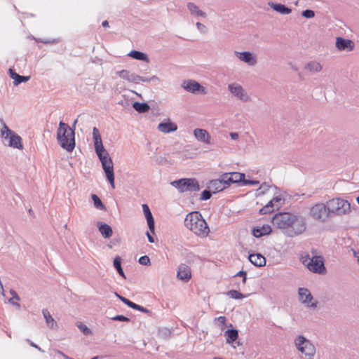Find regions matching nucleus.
<instances>
[{
	"instance_id": "1",
	"label": "nucleus",
	"mask_w": 359,
	"mask_h": 359,
	"mask_svg": "<svg viewBox=\"0 0 359 359\" xmlns=\"http://www.w3.org/2000/svg\"><path fill=\"white\" fill-rule=\"evenodd\" d=\"M271 222L274 226L281 229L284 235L291 238L302 234L306 229L305 217L290 212L275 214Z\"/></svg>"
},
{
	"instance_id": "2",
	"label": "nucleus",
	"mask_w": 359,
	"mask_h": 359,
	"mask_svg": "<svg viewBox=\"0 0 359 359\" xmlns=\"http://www.w3.org/2000/svg\"><path fill=\"white\" fill-rule=\"evenodd\" d=\"M184 225L196 235L201 237L207 236L210 231L207 222L198 211H194L187 215Z\"/></svg>"
},
{
	"instance_id": "3",
	"label": "nucleus",
	"mask_w": 359,
	"mask_h": 359,
	"mask_svg": "<svg viewBox=\"0 0 359 359\" xmlns=\"http://www.w3.org/2000/svg\"><path fill=\"white\" fill-rule=\"evenodd\" d=\"M75 133L74 129L62 121L59 123L57 140L60 147L67 151H72L75 147Z\"/></svg>"
},
{
	"instance_id": "4",
	"label": "nucleus",
	"mask_w": 359,
	"mask_h": 359,
	"mask_svg": "<svg viewBox=\"0 0 359 359\" xmlns=\"http://www.w3.org/2000/svg\"><path fill=\"white\" fill-rule=\"evenodd\" d=\"M330 217L342 216L351 212L350 203L341 198H334L326 202Z\"/></svg>"
},
{
	"instance_id": "5",
	"label": "nucleus",
	"mask_w": 359,
	"mask_h": 359,
	"mask_svg": "<svg viewBox=\"0 0 359 359\" xmlns=\"http://www.w3.org/2000/svg\"><path fill=\"white\" fill-rule=\"evenodd\" d=\"M170 184L180 193L196 192L201 189L199 183L195 178H181L172 181Z\"/></svg>"
},
{
	"instance_id": "6",
	"label": "nucleus",
	"mask_w": 359,
	"mask_h": 359,
	"mask_svg": "<svg viewBox=\"0 0 359 359\" xmlns=\"http://www.w3.org/2000/svg\"><path fill=\"white\" fill-rule=\"evenodd\" d=\"M294 345L299 351L304 354L306 359H314L316 350L310 340L302 335H298L294 339Z\"/></svg>"
},
{
	"instance_id": "7",
	"label": "nucleus",
	"mask_w": 359,
	"mask_h": 359,
	"mask_svg": "<svg viewBox=\"0 0 359 359\" xmlns=\"http://www.w3.org/2000/svg\"><path fill=\"white\" fill-rule=\"evenodd\" d=\"M309 215L316 221L326 222L330 218L327 203H317L311 206L309 209Z\"/></svg>"
},
{
	"instance_id": "8",
	"label": "nucleus",
	"mask_w": 359,
	"mask_h": 359,
	"mask_svg": "<svg viewBox=\"0 0 359 359\" xmlns=\"http://www.w3.org/2000/svg\"><path fill=\"white\" fill-rule=\"evenodd\" d=\"M303 264L307 269L316 273H323L325 271L323 259L321 256L306 257L303 260Z\"/></svg>"
},
{
	"instance_id": "9",
	"label": "nucleus",
	"mask_w": 359,
	"mask_h": 359,
	"mask_svg": "<svg viewBox=\"0 0 359 359\" xmlns=\"http://www.w3.org/2000/svg\"><path fill=\"white\" fill-rule=\"evenodd\" d=\"M299 300L306 307L316 309L318 302L313 301V297L309 290L305 287H299L298 290Z\"/></svg>"
},
{
	"instance_id": "10",
	"label": "nucleus",
	"mask_w": 359,
	"mask_h": 359,
	"mask_svg": "<svg viewBox=\"0 0 359 359\" xmlns=\"http://www.w3.org/2000/svg\"><path fill=\"white\" fill-rule=\"evenodd\" d=\"M182 87L187 92L194 94L201 93L203 95L206 94L205 88L201 86L198 82L192 79L184 80L182 83Z\"/></svg>"
},
{
	"instance_id": "11",
	"label": "nucleus",
	"mask_w": 359,
	"mask_h": 359,
	"mask_svg": "<svg viewBox=\"0 0 359 359\" xmlns=\"http://www.w3.org/2000/svg\"><path fill=\"white\" fill-rule=\"evenodd\" d=\"M93 138L94 140L95 150L98 158H100V156H105V154L107 155L108 151L103 146L101 136L96 127H94L93 129Z\"/></svg>"
},
{
	"instance_id": "12",
	"label": "nucleus",
	"mask_w": 359,
	"mask_h": 359,
	"mask_svg": "<svg viewBox=\"0 0 359 359\" xmlns=\"http://www.w3.org/2000/svg\"><path fill=\"white\" fill-rule=\"evenodd\" d=\"M207 187L212 191V194H216L228 188L229 186L222 174L219 179L210 180L207 184Z\"/></svg>"
},
{
	"instance_id": "13",
	"label": "nucleus",
	"mask_w": 359,
	"mask_h": 359,
	"mask_svg": "<svg viewBox=\"0 0 359 359\" xmlns=\"http://www.w3.org/2000/svg\"><path fill=\"white\" fill-rule=\"evenodd\" d=\"M101 164L102 168L105 173L107 180L110 183L112 188H114V164L111 158H109L107 161H103Z\"/></svg>"
},
{
	"instance_id": "14",
	"label": "nucleus",
	"mask_w": 359,
	"mask_h": 359,
	"mask_svg": "<svg viewBox=\"0 0 359 359\" xmlns=\"http://www.w3.org/2000/svg\"><path fill=\"white\" fill-rule=\"evenodd\" d=\"M228 89L232 95L243 102H247L249 96L247 95L243 87L237 83H231L228 86Z\"/></svg>"
},
{
	"instance_id": "15",
	"label": "nucleus",
	"mask_w": 359,
	"mask_h": 359,
	"mask_svg": "<svg viewBox=\"0 0 359 359\" xmlns=\"http://www.w3.org/2000/svg\"><path fill=\"white\" fill-rule=\"evenodd\" d=\"M224 180H226L229 187L232 184L238 183L243 185V181L245 180V175L244 173L233 172H225L223 174Z\"/></svg>"
},
{
	"instance_id": "16",
	"label": "nucleus",
	"mask_w": 359,
	"mask_h": 359,
	"mask_svg": "<svg viewBox=\"0 0 359 359\" xmlns=\"http://www.w3.org/2000/svg\"><path fill=\"white\" fill-rule=\"evenodd\" d=\"M235 55L241 61L246 63L249 66H255L257 64L256 56L250 51H235Z\"/></svg>"
},
{
	"instance_id": "17",
	"label": "nucleus",
	"mask_w": 359,
	"mask_h": 359,
	"mask_svg": "<svg viewBox=\"0 0 359 359\" xmlns=\"http://www.w3.org/2000/svg\"><path fill=\"white\" fill-rule=\"evenodd\" d=\"M335 46L340 51H351L354 48L353 41L340 36L336 38Z\"/></svg>"
},
{
	"instance_id": "18",
	"label": "nucleus",
	"mask_w": 359,
	"mask_h": 359,
	"mask_svg": "<svg viewBox=\"0 0 359 359\" xmlns=\"http://www.w3.org/2000/svg\"><path fill=\"white\" fill-rule=\"evenodd\" d=\"M194 135L196 137V139L201 142L203 143L207 144H212V141L210 135L208 133V131L205 129L201 128H196L194 130Z\"/></svg>"
},
{
	"instance_id": "19",
	"label": "nucleus",
	"mask_w": 359,
	"mask_h": 359,
	"mask_svg": "<svg viewBox=\"0 0 359 359\" xmlns=\"http://www.w3.org/2000/svg\"><path fill=\"white\" fill-rule=\"evenodd\" d=\"M157 128L161 133H170L175 132L177 130V126L176 123L172 122L169 118H167L159 123Z\"/></svg>"
},
{
	"instance_id": "20",
	"label": "nucleus",
	"mask_w": 359,
	"mask_h": 359,
	"mask_svg": "<svg viewBox=\"0 0 359 359\" xmlns=\"http://www.w3.org/2000/svg\"><path fill=\"white\" fill-rule=\"evenodd\" d=\"M177 276L180 280L185 282L189 280L191 277V269L184 264H180L178 267Z\"/></svg>"
},
{
	"instance_id": "21",
	"label": "nucleus",
	"mask_w": 359,
	"mask_h": 359,
	"mask_svg": "<svg viewBox=\"0 0 359 359\" xmlns=\"http://www.w3.org/2000/svg\"><path fill=\"white\" fill-rule=\"evenodd\" d=\"M142 210L144 214L145 218L147 219V225H148L149 231L152 233H154L155 222H154V219L153 217V215L151 214V212L149 206L147 204H143L142 205Z\"/></svg>"
},
{
	"instance_id": "22",
	"label": "nucleus",
	"mask_w": 359,
	"mask_h": 359,
	"mask_svg": "<svg viewBox=\"0 0 359 359\" xmlns=\"http://www.w3.org/2000/svg\"><path fill=\"white\" fill-rule=\"evenodd\" d=\"M271 227L269 224H264L262 226H255L252 230V235L256 238L269 235L271 232Z\"/></svg>"
},
{
	"instance_id": "23",
	"label": "nucleus",
	"mask_w": 359,
	"mask_h": 359,
	"mask_svg": "<svg viewBox=\"0 0 359 359\" xmlns=\"http://www.w3.org/2000/svg\"><path fill=\"white\" fill-rule=\"evenodd\" d=\"M116 74L119 76L120 78L124 80L136 84L138 83V79H140V76L137 74L131 73L126 69H123L121 71L117 72Z\"/></svg>"
},
{
	"instance_id": "24",
	"label": "nucleus",
	"mask_w": 359,
	"mask_h": 359,
	"mask_svg": "<svg viewBox=\"0 0 359 359\" xmlns=\"http://www.w3.org/2000/svg\"><path fill=\"white\" fill-rule=\"evenodd\" d=\"M187 9L189 10L190 14L194 18H205L207 17V14L201 11L199 7L196 5L193 2H189L187 5Z\"/></svg>"
},
{
	"instance_id": "25",
	"label": "nucleus",
	"mask_w": 359,
	"mask_h": 359,
	"mask_svg": "<svg viewBox=\"0 0 359 359\" xmlns=\"http://www.w3.org/2000/svg\"><path fill=\"white\" fill-rule=\"evenodd\" d=\"M8 74L10 77L13 79L14 86H18L21 83L27 82L30 79L29 76H21L15 72V70L10 68L8 69Z\"/></svg>"
},
{
	"instance_id": "26",
	"label": "nucleus",
	"mask_w": 359,
	"mask_h": 359,
	"mask_svg": "<svg viewBox=\"0 0 359 359\" xmlns=\"http://www.w3.org/2000/svg\"><path fill=\"white\" fill-rule=\"evenodd\" d=\"M8 146L15 149H22V138L15 132L8 136Z\"/></svg>"
},
{
	"instance_id": "27",
	"label": "nucleus",
	"mask_w": 359,
	"mask_h": 359,
	"mask_svg": "<svg viewBox=\"0 0 359 359\" xmlns=\"http://www.w3.org/2000/svg\"><path fill=\"white\" fill-rule=\"evenodd\" d=\"M248 259L250 262L256 266L261 267L266 264L265 257L259 253L250 254Z\"/></svg>"
},
{
	"instance_id": "28",
	"label": "nucleus",
	"mask_w": 359,
	"mask_h": 359,
	"mask_svg": "<svg viewBox=\"0 0 359 359\" xmlns=\"http://www.w3.org/2000/svg\"><path fill=\"white\" fill-rule=\"evenodd\" d=\"M224 336L226 337V342L229 344H231L235 348L236 346L233 344L238 338V331L233 328L228 329L224 332Z\"/></svg>"
},
{
	"instance_id": "29",
	"label": "nucleus",
	"mask_w": 359,
	"mask_h": 359,
	"mask_svg": "<svg viewBox=\"0 0 359 359\" xmlns=\"http://www.w3.org/2000/svg\"><path fill=\"white\" fill-rule=\"evenodd\" d=\"M269 5L274 11L283 15H287L292 12V9L280 3L269 2Z\"/></svg>"
},
{
	"instance_id": "30",
	"label": "nucleus",
	"mask_w": 359,
	"mask_h": 359,
	"mask_svg": "<svg viewBox=\"0 0 359 359\" xmlns=\"http://www.w3.org/2000/svg\"><path fill=\"white\" fill-rule=\"evenodd\" d=\"M97 226L99 231L104 238H109L112 236L113 231L109 225L105 223L99 222Z\"/></svg>"
},
{
	"instance_id": "31",
	"label": "nucleus",
	"mask_w": 359,
	"mask_h": 359,
	"mask_svg": "<svg viewBox=\"0 0 359 359\" xmlns=\"http://www.w3.org/2000/svg\"><path fill=\"white\" fill-rule=\"evenodd\" d=\"M133 107L140 114L146 113L150 109V107L147 102H135L133 103Z\"/></svg>"
},
{
	"instance_id": "32",
	"label": "nucleus",
	"mask_w": 359,
	"mask_h": 359,
	"mask_svg": "<svg viewBox=\"0 0 359 359\" xmlns=\"http://www.w3.org/2000/svg\"><path fill=\"white\" fill-rule=\"evenodd\" d=\"M128 56L131 57L133 59L141 60V61H148V57L147 54L139 50H131L128 54Z\"/></svg>"
},
{
	"instance_id": "33",
	"label": "nucleus",
	"mask_w": 359,
	"mask_h": 359,
	"mask_svg": "<svg viewBox=\"0 0 359 359\" xmlns=\"http://www.w3.org/2000/svg\"><path fill=\"white\" fill-rule=\"evenodd\" d=\"M42 313L46 320V323L49 327L54 328L55 327H57L54 318L52 317L50 312L47 309H43Z\"/></svg>"
},
{
	"instance_id": "34",
	"label": "nucleus",
	"mask_w": 359,
	"mask_h": 359,
	"mask_svg": "<svg viewBox=\"0 0 359 359\" xmlns=\"http://www.w3.org/2000/svg\"><path fill=\"white\" fill-rule=\"evenodd\" d=\"M113 265L114 268L116 269L117 273L123 278H126L124 271L121 266V258L119 256H116L114 259Z\"/></svg>"
},
{
	"instance_id": "35",
	"label": "nucleus",
	"mask_w": 359,
	"mask_h": 359,
	"mask_svg": "<svg viewBox=\"0 0 359 359\" xmlns=\"http://www.w3.org/2000/svg\"><path fill=\"white\" fill-rule=\"evenodd\" d=\"M305 68L311 72H318L322 69V66L316 61H311L306 65Z\"/></svg>"
},
{
	"instance_id": "36",
	"label": "nucleus",
	"mask_w": 359,
	"mask_h": 359,
	"mask_svg": "<svg viewBox=\"0 0 359 359\" xmlns=\"http://www.w3.org/2000/svg\"><path fill=\"white\" fill-rule=\"evenodd\" d=\"M91 198L93 201V204L95 208L100 210H105L104 205L102 203L100 198L96 194H91Z\"/></svg>"
},
{
	"instance_id": "37",
	"label": "nucleus",
	"mask_w": 359,
	"mask_h": 359,
	"mask_svg": "<svg viewBox=\"0 0 359 359\" xmlns=\"http://www.w3.org/2000/svg\"><path fill=\"white\" fill-rule=\"evenodd\" d=\"M1 125H2V128L1 130V137H2V138L7 140L8 138V136L11 135L12 133H13L14 131L11 130L3 121H1Z\"/></svg>"
},
{
	"instance_id": "38",
	"label": "nucleus",
	"mask_w": 359,
	"mask_h": 359,
	"mask_svg": "<svg viewBox=\"0 0 359 359\" xmlns=\"http://www.w3.org/2000/svg\"><path fill=\"white\" fill-rule=\"evenodd\" d=\"M226 294L234 299H241L245 297L244 294L236 290H231L228 291Z\"/></svg>"
},
{
	"instance_id": "39",
	"label": "nucleus",
	"mask_w": 359,
	"mask_h": 359,
	"mask_svg": "<svg viewBox=\"0 0 359 359\" xmlns=\"http://www.w3.org/2000/svg\"><path fill=\"white\" fill-rule=\"evenodd\" d=\"M212 192L210 189H205L201 194L200 200L201 201H207L210 199L212 196Z\"/></svg>"
},
{
	"instance_id": "40",
	"label": "nucleus",
	"mask_w": 359,
	"mask_h": 359,
	"mask_svg": "<svg viewBox=\"0 0 359 359\" xmlns=\"http://www.w3.org/2000/svg\"><path fill=\"white\" fill-rule=\"evenodd\" d=\"M77 327L85 335H90L92 334L91 330L82 323H79L77 325Z\"/></svg>"
},
{
	"instance_id": "41",
	"label": "nucleus",
	"mask_w": 359,
	"mask_h": 359,
	"mask_svg": "<svg viewBox=\"0 0 359 359\" xmlns=\"http://www.w3.org/2000/svg\"><path fill=\"white\" fill-rule=\"evenodd\" d=\"M159 79L156 76H152L151 77H144L140 76V79H138V83L140 82H144V83H149L152 81H158Z\"/></svg>"
},
{
	"instance_id": "42",
	"label": "nucleus",
	"mask_w": 359,
	"mask_h": 359,
	"mask_svg": "<svg viewBox=\"0 0 359 359\" xmlns=\"http://www.w3.org/2000/svg\"><path fill=\"white\" fill-rule=\"evenodd\" d=\"M270 188V185L266 183V182H264L261 184V186L259 187V188L257 190V194L258 195H261V194H264L266 191H267Z\"/></svg>"
},
{
	"instance_id": "43",
	"label": "nucleus",
	"mask_w": 359,
	"mask_h": 359,
	"mask_svg": "<svg viewBox=\"0 0 359 359\" xmlns=\"http://www.w3.org/2000/svg\"><path fill=\"white\" fill-rule=\"evenodd\" d=\"M138 262L144 266H148L151 264L150 259L147 255L141 256L138 259Z\"/></svg>"
},
{
	"instance_id": "44",
	"label": "nucleus",
	"mask_w": 359,
	"mask_h": 359,
	"mask_svg": "<svg viewBox=\"0 0 359 359\" xmlns=\"http://www.w3.org/2000/svg\"><path fill=\"white\" fill-rule=\"evenodd\" d=\"M302 15L305 18H312L315 16V13L311 9H306L302 12Z\"/></svg>"
},
{
	"instance_id": "45",
	"label": "nucleus",
	"mask_w": 359,
	"mask_h": 359,
	"mask_svg": "<svg viewBox=\"0 0 359 359\" xmlns=\"http://www.w3.org/2000/svg\"><path fill=\"white\" fill-rule=\"evenodd\" d=\"M112 320L121 321V322H130V318L123 315H116L111 318Z\"/></svg>"
},
{
	"instance_id": "46",
	"label": "nucleus",
	"mask_w": 359,
	"mask_h": 359,
	"mask_svg": "<svg viewBox=\"0 0 359 359\" xmlns=\"http://www.w3.org/2000/svg\"><path fill=\"white\" fill-rule=\"evenodd\" d=\"M33 39L36 41L41 42L44 44H51V43H55L57 42V39H36L34 37H33Z\"/></svg>"
},
{
	"instance_id": "47",
	"label": "nucleus",
	"mask_w": 359,
	"mask_h": 359,
	"mask_svg": "<svg viewBox=\"0 0 359 359\" xmlns=\"http://www.w3.org/2000/svg\"><path fill=\"white\" fill-rule=\"evenodd\" d=\"M235 277L236 276H239V277H242L243 278V280H242V282L243 283H246V280H247V272L243 271V270H241L240 271H238L235 276Z\"/></svg>"
},
{
	"instance_id": "48",
	"label": "nucleus",
	"mask_w": 359,
	"mask_h": 359,
	"mask_svg": "<svg viewBox=\"0 0 359 359\" xmlns=\"http://www.w3.org/2000/svg\"><path fill=\"white\" fill-rule=\"evenodd\" d=\"M272 212H273V208H269L266 205H264L263 208H262L259 210V212L262 215L269 214V213H271Z\"/></svg>"
},
{
	"instance_id": "49",
	"label": "nucleus",
	"mask_w": 359,
	"mask_h": 359,
	"mask_svg": "<svg viewBox=\"0 0 359 359\" xmlns=\"http://www.w3.org/2000/svg\"><path fill=\"white\" fill-rule=\"evenodd\" d=\"M259 183V182L258 180H246L245 178V180L243 181V186L257 185Z\"/></svg>"
},
{
	"instance_id": "50",
	"label": "nucleus",
	"mask_w": 359,
	"mask_h": 359,
	"mask_svg": "<svg viewBox=\"0 0 359 359\" xmlns=\"http://www.w3.org/2000/svg\"><path fill=\"white\" fill-rule=\"evenodd\" d=\"M196 26L199 32H201V33H206L207 28L203 24L199 22H197L196 23Z\"/></svg>"
},
{
	"instance_id": "51",
	"label": "nucleus",
	"mask_w": 359,
	"mask_h": 359,
	"mask_svg": "<svg viewBox=\"0 0 359 359\" xmlns=\"http://www.w3.org/2000/svg\"><path fill=\"white\" fill-rule=\"evenodd\" d=\"M135 310L140 311L145 313H151V311L149 309H147L145 307H143L142 306L137 304L135 307Z\"/></svg>"
},
{
	"instance_id": "52",
	"label": "nucleus",
	"mask_w": 359,
	"mask_h": 359,
	"mask_svg": "<svg viewBox=\"0 0 359 359\" xmlns=\"http://www.w3.org/2000/svg\"><path fill=\"white\" fill-rule=\"evenodd\" d=\"M10 293L12 295L11 298H13V299H15L17 301L20 300V297L14 290H11Z\"/></svg>"
},
{
	"instance_id": "53",
	"label": "nucleus",
	"mask_w": 359,
	"mask_h": 359,
	"mask_svg": "<svg viewBox=\"0 0 359 359\" xmlns=\"http://www.w3.org/2000/svg\"><path fill=\"white\" fill-rule=\"evenodd\" d=\"M272 202H273V203H278V206L280 205V202L282 201V197L280 196H276V197H273L272 199Z\"/></svg>"
},
{
	"instance_id": "54",
	"label": "nucleus",
	"mask_w": 359,
	"mask_h": 359,
	"mask_svg": "<svg viewBox=\"0 0 359 359\" xmlns=\"http://www.w3.org/2000/svg\"><path fill=\"white\" fill-rule=\"evenodd\" d=\"M27 341H28V343L29 344L30 346H32V347H34L35 348H36L37 350H39L41 352H43V351L38 345L34 344L33 341H30L29 339H27Z\"/></svg>"
},
{
	"instance_id": "55",
	"label": "nucleus",
	"mask_w": 359,
	"mask_h": 359,
	"mask_svg": "<svg viewBox=\"0 0 359 359\" xmlns=\"http://www.w3.org/2000/svg\"><path fill=\"white\" fill-rule=\"evenodd\" d=\"M266 205L269 208H273V210H274L275 208H278V205H275V203H273V202H272V200L269 201L268 202V203L266 204Z\"/></svg>"
},
{
	"instance_id": "56",
	"label": "nucleus",
	"mask_w": 359,
	"mask_h": 359,
	"mask_svg": "<svg viewBox=\"0 0 359 359\" xmlns=\"http://www.w3.org/2000/svg\"><path fill=\"white\" fill-rule=\"evenodd\" d=\"M126 305H127L128 307L135 309V307L136 306V304L131 302L130 300L128 299V301L126 303Z\"/></svg>"
},
{
	"instance_id": "57",
	"label": "nucleus",
	"mask_w": 359,
	"mask_h": 359,
	"mask_svg": "<svg viewBox=\"0 0 359 359\" xmlns=\"http://www.w3.org/2000/svg\"><path fill=\"white\" fill-rule=\"evenodd\" d=\"M13 298H11L9 299V302L13 304V306H15L16 308H18V309H20V304L19 303H18L17 302H14L13 301Z\"/></svg>"
},
{
	"instance_id": "58",
	"label": "nucleus",
	"mask_w": 359,
	"mask_h": 359,
	"mask_svg": "<svg viewBox=\"0 0 359 359\" xmlns=\"http://www.w3.org/2000/svg\"><path fill=\"white\" fill-rule=\"evenodd\" d=\"M217 320L222 325H224L226 323V318L224 316L218 317Z\"/></svg>"
},
{
	"instance_id": "59",
	"label": "nucleus",
	"mask_w": 359,
	"mask_h": 359,
	"mask_svg": "<svg viewBox=\"0 0 359 359\" xmlns=\"http://www.w3.org/2000/svg\"><path fill=\"white\" fill-rule=\"evenodd\" d=\"M146 235L147 236L148 241L149 243H154V237L150 234L149 231H147Z\"/></svg>"
},
{
	"instance_id": "60",
	"label": "nucleus",
	"mask_w": 359,
	"mask_h": 359,
	"mask_svg": "<svg viewBox=\"0 0 359 359\" xmlns=\"http://www.w3.org/2000/svg\"><path fill=\"white\" fill-rule=\"evenodd\" d=\"M229 135L232 140H237L239 137L238 133H230Z\"/></svg>"
},
{
	"instance_id": "61",
	"label": "nucleus",
	"mask_w": 359,
	"mask_h": 359,
	"mask_svg": "<svg viewBox=\"0 0 359 359\" xmlns=\"http://www.w3.org/2000/svg\"><path fill=\"white\" fill-rule=\"evenodd\" d=\"M109 158H111L109 153H107V155L105 154V156H100V158L99 160L100 161V162H103V161H107L108 160Z\"/></svg>"
},
{
	"instance_id": "62",
	"label": "nucleus",
	"mask_w": 359,
	"mask_h": 359,
	"mask_svg": "<svg viewBox=\"0 0 359 359\" xmlns=\"http://www.w3.org/2000/svg\"><path fill=\"white\" fill-rule=\"evenodd\" d=\"M102 25L104 27H107L109 26V22L107 20H104L102 22Z\"/></svg>"
},
{
	"instance_id": "63",
	"label": "nucleus",
	"mask_w": 359,
	"mask_h": 359,
	"mask_svg": "<svg viewBox=\"0 0 359 359\" xmlns=\"http://www.w3.org/2000/svg\"><path fill=\"white\" fill-rule=\"evenodd\" d=\"M128 299L124 297H120V300L126 304V302L128 301Z\"/></svg>"
},
{
	"instance_id": "64",
	"label": "nucleus",
	"mask_w": 359,
	"mask_h": 359,
	"mask_svg": "<svg viewBox=\"0 0 359 359\" xmlns=\"http://www.w3.org/2000/svg\"><path fill=\"white\" fill-rule=\"evenodd\" d=\"M77 121H78L77 118L76 120H74V123H73V124H72V126L71 127L72 129H74V131L75 130V126H76V124Z\"/></svg>"
}]
</instances>
